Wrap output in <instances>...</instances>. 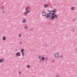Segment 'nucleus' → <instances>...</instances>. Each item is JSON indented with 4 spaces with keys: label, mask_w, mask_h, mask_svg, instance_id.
I'll return each instance as SVG.
<instances>
[{
    "label": "nucleus",
    "mask_w": 77,
    "mask_h": 77,
    "mask_svg": "<svg viewBox=\"0 0 77 77\" xmlns=\"http://www.w3.org/2000/svg\"><path fill=\"white\" fill-rule=\"evenodd\" d=\"M40 62H41V60H40Z\"/></svg>",
    "instance_id": "obj_33"
},
{
    "label": "nucleus",
    "mask_w": 77,
    "mask_h": 77,
    "mask_svg": "<svg viewBox=\"0 0 77 77\" xmlns=\"http://www.w3.org/2000/svg\"><path fill=\"white\" fill-rule=\"evenodd\" d=\"M27 12H24V15H25V16H27V14H28Z\"/></svg>",
    "instance_id": "obj_9"
},
{
    "label": "nucleus",
    "mask_w": 77,
    "mask_h": 77,
    "mask_svg": "<svg viewBox=\"0 0 77 77\" xmlns=\"http://www.w3.org/2000/svg\"><path fill=\"white\" fill-rule=\"evenodd\" d=\"M22 56H24V52L22 53Z\"/></svg>",
    "instance_id": "obj_22"
},
{
    "label": "nucleus",
    "mask_w": 77,
    "mask_h": 77,
    "mask_svg": "<svg viewBox=\"0 0 77 77\" xmlns=\"http://www.w3.org/2000/svg\"><path fill=\"white\" fill-rule=\"evenodd\" d=\"M63 55H61L60 57L62 58L63 57Z\"/></svg>",
    "instance_id": "obj_26"
},
{
    "label": "nucleus",
    "mask_w": 77,
    "mask_h": 77,
    "mask_svg": "<svg viewBox=\"0 0 77 77\" xmlns=\"http://www.w3.org/2000/svg\"><path fill=\"white\" fill-rule=\"evenodd\" d=\"M47 45L46 44H45V46H47Z\"/></svg>",
    "instance_id": "obj_29"
},
{
    "label": "nucleus",
    "mask_w": 77,
    "mask_h": 77,
    "mask_svg": "<svg viewBox=\"0 0 77 77\" xmlns=\"http://www.w3.org/2000/svg\"><path fill=\"white\" fill-rule=\"evenodd\" d=\"M26 11L27 12L28 14H29V13H30V11H28V10H27Z\"/></svg>",
    "instance_id": "obj_19"
},
{
    "label": "nucleus",
    "mask_w": 77,
    "mask_h": 77,
    "mask_svg": "<svg viewBox=\"0 0 77 77\" xmlns=\"http://www.w3.org/2000/svg\"><path fill=\"white\" fill-rule=\"evenodd\" d=\"M48 59V58L47 57H46L45 58V60H47Z\"/></svg>",
    "instance_id": "obj_23"
},
{
    "label": "nucleus",
    "mask_w": 77,
    "mask_h": 77,
    "mask_svg": "<svg viewBox=\"0 0 77 77\" xmlns=\"http://www.w3.org/2000/svg\"><path fill=\"white\" fill-rule=\"evenodd\" d=\"M54 13H56L57 12V10L56 9H54V10L53 11Z\"/></svg>",
    "instance_id": "obj_10"
},
{
    "label": "nucleus",
    "mask_w": 77,
    "mask_h": 77,
    "mask_svg": "<svg viewBox=\"0 0 77 77\" xmlns=\"http://www.w3.org/2000/svg\"><path fill=\"white\" fill-rule=\"evenodd\" d=\"M44 6L45 7V8H48V5L47 4H45L44 5Z\"/></svg>",
    "instance_id": "obj_14"
},
{
    "label": "nucleus",
    "mask_w": 77,
    "mask_h": 77,
    "mask_svg": "<svg viewBox=\"0 0 77 77\" xmlns=\"http://www.w3.org/2000/svg\"><path fill=\"white\" fill-rule=\"evenodd\" d=\"M75 9V7H72L71 8L72 11H74Z\"/></svg>",
    "instance_id": "obj_8"
},
{
    "label": "nucleus",
    "mask_w": 77,
    "mask_h": 77,
    "mask_svg": "<svg viewBox=\"0 0 77 77\" xmlns=\"http://www.w3.org/2000/svg\"><path fill=\"white\" fill-rule=\"evenodd\" d=\"M33 30V29L32 28L30 29V30Z\"/></svg>",
    "instance_id": "obj_30"
},
{
    "label": "nucleus",
    "mask_w": 77,
    "mask_h": 77,
    "mask_svg": "<svg viewBox=\"0 0 77 77\" xmlns=\"http://www.w3.org/2000/svg\"><path fill=\"white\" fill-rule=\"evenodd\" d=\"M0 8H1V9H4V6H0Z\"/></svg>",
    "instance_id": "obj_17"
},
{
    "label": "nucleus",
    "mask_w": 77,
    "mask_h": 77,
    "mask_svg": "<svg viewBox=\"0 0 77 77\" xmlns=\"http://www.w3.org/2000/svg\"><path fill=\"white\" fill-rule=\"evenodd\" d=\"M73 32H74V29H73Z\"/></svg>",
    "instance_id": "obj_34"
},
{
    "label": "nucleus",
    "mask_w": 77,
    "mask_h": 77,
    "mask_svg": "<svg viewBox=\"0 0 77 77\" xmlns=\"http://www.w3.org/2000/svg\"><path fill=\"white\" fill-rule=\"evenodd\" d=\"M41 61H44L45 60V58L43 57H42L41 59Z\"/></svg>",
    "instance_id": "obj_6"
},
{
    "label": "nucleus",
    "mask_w": 77,
    "mask_h": 77,
    "mask_svg": "<svg viewBox=\"0 0 77 77\" xmlns=\"http://www.w3.org/2000/svg\"><path fill=\"white\" fill-rule=\"evenodd\" d=\"M6 39V37L5 36H3L2 37V40L3 41H5Z\"/></svg>",
    "instance_id": "obj_11"
},
{
    "label": "nucleus",
    "mask_w": 77,
    "mask_h": 77,
    "mask_svg": "<svg viewBox=\"0 0 77 77\" xmlns=\"http://www.w3.org/2000/svg\"><path fill=\"white\" fill-rule=\"evenodd\" d=\"M54 6H56V5L54 4Z\"/></svg>",
    "instance_id": "obj_36"
},
{
    "label": "nucleus",
    "mask_w": 77,
    "mask_h": 77,
    "mask_svg": "<svg viewBox=\"0 0 77 77\" xmlns=\"http://www.w3.org/2000/svg\"><path fill=\"white\" fill-rule=\"evenodd\" d=\"M22 35V34H19V37H21V35Z\"/></svg>",
    "instance_id": "obj_18"
},
{
    "label": "nucleus",
    "mask_w": 77,
    "mask_h": 77,
    "mask_svg": "<svg viewBox=\"0 0 77 77\" xmlns=\"http://www.w3.org/2000/svg\"><path fill=\"white\" fill-rule=\"evenodd\" d=\"M27 26L26 25H25L24 26V29H27Z\"/></svg>",
    "instance_id": "obj_16"
},
{
    "label": "nucleus",
    "mask_w": 77,
    "mask_h": 77,
    "mask_svg": "<svg viewBox=\"0 0 77 77\" xmlns=\"http://www.w3.org/2000/svg\"><path fill=\"white\" fill-rule=\"evenodd\" d=\"M20 45L21 44H22V42H20Z\"/></svg>",
    "instance_id": "obj_31"
},
{
    "label": "nucleus",
    "mask_w": 77,
    "mask_h": 77,
    "mask_svg": "<svg viewBox=\"0 0 77 77\" xmlns=\"http://www.w3.org/2000/svg\"><path fill=\"white\" fill-rule=\"evenodd\" d=\"M41 58V56L40 55H39L38 57V59H39Z\"/></svg>",
    "instance_id": "obj_21"
},
{
    "label": "nucleus",
    "mask_w": 77,
    "mask_h": 77,
    "mask_svg": "<svg viewBox=\"0 0 77 77\" xmlns=\"http://www.w3.org/2000/svg\"><path fill=\"white\" fill-rule=\"evenodd\" d=\"M4 62V60L3 58H2L0 60V62L2 63Z\"/></svg>",
    "instance_id": "obj_7"
},
{
    "label": "nucleus",
    "mask_w": 77,
    "mask_h": 77,
    "mask_svg": "<svg viewBox=\"0 0 77 77\" xmlns=\"http://www.w3.org/2000/svg\"><path fill=\"white\" fill-rule=\"evenodd\" d=\"M56 77H59V75H57Z\"/></svg>",
    "instance_id": "obj_24"
},
{
    "label": "nucleus",
    "mask_w": 77,
    "mask_h": 77,
    "mask_svg": "<svg viewBox=\"0 0 77 77\" xmlns=\"http://www.w3.org/2000/svg\"><path fill=\"white\" fill-rule=\"evenodd\" d=\"M35 69H36V67H35Z\"/></svg>",
    "instance_id": "obj_35"
},
{
    "label": "nucleus",
    "mask_w": 77,
    "mask_h": 77,
    "mask_svg": "<svg viewBox=\"0 0 77 77\" xmlns=\"http://www.w3.org/2000/svg\"><path fill=\"white\" fill-rule=\"evenodd\" d=\"M52 62H54V60H52L51 61Z\"/></svg>",
    "instance_id": "obj_27"
},
{
    "label": "nucleus",
    "mask_w": 77,
    "mask_h": 77,
    "mask_svg": "<svg viewBox=\"0 0 77 77\" xmlns=\"http://www.w3.org/2000/svg\"><path fill=\"white\" fill-rule=\"evenodd\" d=\"M29 9V7H27L25 9V10L26 11H28V9Z\"/></svg>",
    "instance_id": "obj_15"
},
{
    "label": "nucleus",
    "mask_w": 77,
    "mask_h": 77,
    "mask_svg": "<svg viewBox=\"0 0 77 77\" xmlns=\"http://www.w3.org/2000/svg\"><path fill=\"white\" fill-rule=\"evenodd\" d=\"M27 67L28 68H30V66H29V65H27Z\"/></svg>",
    "instance_id": "obj_20"
},
{
    "label": "nucleus",
    "mask_w": 77,
    "mask_h": 77,
    "mask_svg": "<svg viewBox=\"0 0 77 77\" xmlns=\"http://www.w3.org/2000/svg\"><path fill=\"white\" fill-rule=\"evenodd\" d=\"M2 14H5V11H3L2 12Z\"/></svg>",
    "instance_id": "obj_28"
},
{
    "label": "nucleus",
    "mask_w": 77,
    "mask_h": 77,
    "mask_svg": "<svg viewBox=\"0 0 77 77\" xmlns=\"http://www.w3.org/2000/svg\"><path fill=\"white\" fill-rule=\"evenodd\" d=\"M54 56L56 58H59L60 57V55H59V54L58 53H56L54 54Z\"/></svg>",
    "instance_id": "obj_2"
},
{
    "label": "nucleus",
    "mask_w": 77,
    "mask_h": 77,
    "mask_svg": "<svg viewBox=\"0 0 77 77\" xmlns=\"http://www.w3.org/2000/svg\"><path fill=\"white\" fill-rule=\"evenodd\" d=\"M19 74H21V72L19 71Z\"/></svg>",
    "instance_id": "obj_25"
},
{
    "label": "nucleus",
    "mask_w": 77,
    "mask_h": 77,
    "mask_svg": "<svg viewBox=\"0 0 77 77\" xmlns=\"http://www.w3.org/2000/svg\"><path fill=\"white\" fill-rule=\"evenodd\" d=\"M26 22V20L24 19H23V21H22L23 23H24Z\"/></svg>",
    "instance_id": "obj_12"
},
{
    "label": "nucleus",
    "mask_w": 77,
    "mask_h": 77,
    "mask_svg": "<svg viewBox=\"0 0 77 77\" xmlns=\"http://www.w3.org/2000/svg\"><path fill=\"white\" fill-rule=\"evenodd\" d=\"M48 12H50V11H48Z\"/></svg>",
    "instance_id": "obj_32"
},
{
    "label": "nucleus",
    "mask_w": 77,
    "mask_h": 77,
    "mask_svg": "<svg viewBox=\"0 0 77 77\" xmlns=\"http://www.w3.org/2000/svg\"><path fill=\"white\" fill-rule=\"evenodd\" d=\"M45 18H50V14L48 13L46 15V16L45 17Z\"/></svg>",
    "instance_id": "obj_5"
},
{
    "label": "nucleus",
    "mask_w": 77,
    "mask_h": 77,
    "mask_svg": "<svg viewBox=\"0 0 77 77\" xmlns=\"http://www.w3.org/2000/svg\"><path fill=\"white\" fill-rule=\"evenodd\" d=\"M16 55L17 57H20L21 53L20 52H17L16 54Z\"/></svg>",
    "instance_id": "obj_4"
},
{
    "label": "nucleus",
    "mask_w": 77,
    "mask_h": 77,
    "mask_svg": "<svg viewBox=\"0 0 77 77\" xmlns=\"http://www.w3.org/2000/svg\"><path fill=\"white\" fill-rule=\"evenodd\" d=\"M42 14L43 17H45L47 15V13H46V12L43 11L42 13Z\"/></svg>",
    "instance_id": "obj_3"
},
{
    "label": "nucleus",
    "mask_w": 77,
    "mask_h": 77,
    "mask_svg": "<svg viewBox=\"0 0 77 77\" xmlns=\"http://www.w3.org/2000/svg\"><path fill=\"white\" fill-rule=\"evenodd\" d=\"M21 53H24V49H22L21 50Z\"/></svg>",
    "instance_id": "obj_13"
},
{
    "label": "nucleus",
    "mask_w": 77,
    "mask_h": 77,
    "mask_svg": "<svg viewBox=\"0 0 77 77\" xmlns=\"http://www.w3.org/2000/svg\"><path fill=\"white\" fill-rule=\"evenodd\" d=\"M50 14H51V16L49 18L50 20H54L55 18H58V16L56 15L54 13L53 11H51L50 12Z\"/></svg>",
    "instance_id": "obj_1"
}]
</instances>
